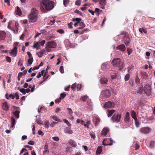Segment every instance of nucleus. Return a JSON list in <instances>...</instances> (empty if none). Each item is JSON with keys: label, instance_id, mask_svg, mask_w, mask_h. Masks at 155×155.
Segmentation results:
<instances>
[{"label": "nucleus", "instance_id": "nucleus-38", "mask_svg": "<svg viewBox=\"0 0 155 155\" xmlns=\"http://www.w3.org/2000/svg\"><path fill=\"white\" fill-rule=\"evenodd\" d=\"M33 61V58H29L28 60V64H27V65H31L32 64Z\"/></svg>", "mask_w": 155, "mask_h": 155}, {"label": "nucleus", "instance_id": "nucleus-50", "mask_svg": "<svg viewBox=\"0 0 155 155\" xmlns=\"http://www.w3.org/2000/svg\"><path fill=\"white\" fill-rule=\"evenodd\" d=\"M130 75L128 74H127L125 77V80L126 81H127L129 78Z\"/></svg>", "mask_w": 155, "mask_h": 155}, {"label": "nucleus", "instance_id": "nucleus-53", "mask_svg": "<svg viewBox=\"0 0 155 155\" xmlns=\"http://www.w3.org/2000/svg\"><path fill=\"white\" fill-rule=\"evenodd\" d=\"M67 110H68V111H69V115H71V116H72V114L73 113V111H72L71 109V108H68L67 109Z\"/></svg>", "mask_w": 155, "mask_h": 155}, {"label": "nucleus", "instance_id": "nucleus-21", "mask_svg": "<svg viewBox=\"0 0 155 155\" xmlns=\"http://www.w3.org/2000/svg\"><path fill=\"white\" fill-rule=\"evenodd\" d=\"M100 82L101 84H105L107 83V78L105 77H102L101 78L100 81Z\"/></svg>", "mask_w": 155, "mask_h": 155}, {"label": "nucleus", "instance_id": "nucleus-62", "mask_svg": "<svg viewBox=\"0 0 155 155\" xmlns=\"http://www.w3.org/2000/svg\"><path fill=\"white\" fill-rule=\"evenodd\" d=\"M70 88V85H69L68 86L65 87H64V90L65 91H68Z\"/></svg>", "mask_w": 155, "mask_h": 155}, {"label": "nucleus", "instance_id": "nucleus-41", "mask_svg": "<svg viewBox=\"0 0 155 155\" xmlns=\"http://www.w3.org/2000/svg\"><path fill=\"white\" fill-rule=\"evenodd\" d=\"M36 122L39 125H42L43 124V122L40 119H37Z\"/></svg>", "mask_w": 155, "mask_h": 155}, {"label": "nucleus", "instance_id": "nucleus-3", "mask_svg": "<svg viewBox=\"0 0 155 155\" xmlns=\"http://www.w3.org/2000/svg\"><path fill=\"white\" fill-rule=\"evenodd\" d=\"M38 13L37 10L34 8L31 9L30 13L28 15V18L31 22H34L36 21Z\"/></svg>", "mask_w": 155, "mask_h": 155}, {"label": "nucleus", "instance_id": "nucleus-16", "mask_svg": "<svg viewBox=\"0 0 155 155\" xmlns=\"http://www.w3.org/2000/svg\"><path fill=\"white\" fill-rule=\"evenodd\" d=\"M2 108L5 110L7 111L9 109V106L7 103L4 102L2 104Z\"/></svg>", "mask_w": 155, "mask_h": 155}, {"label": "nucleus", "instance_id": "nucleus-44", "mask_svg": "<svg viewBox=\"0 0 155 155\" xmlns=\"http://www.w3.org/2000/svg\"><path fill=\"white\" fill-rule=\"evenodd\" d=\"M66 96V94L65 93H61L60 94V98L61 99H64Z\"/></svg>", "mask_w": 155, "mask_h": 155}, {"label": "nucleus", "instance_id": "nucleus-45", "mask_svg": "<svg viewBox=\"0 0 155 155\" xmlns=\"http://www.w3.org/2000/svg\"><path fill=\"white\" fill-rule=\"evenodd\" d=\"M79 25L80 26H81V27L78 28L79 29H81L82 28H84L85 27L84 24L83 22H80Z\"/></svg>", "mask_w": 155, "mask_h": 155}, {"label": "nucleus", "instance_id": "nucleus-51", "mask_svg": "<svg viewBox=\"0 0 155 155\" xmlns=\"http://www.w3.org/2000/svg\"><path fill=\"white\" fill-rule=\"evenodd\" d=\"M59 70L60 72L62 73L63 74L64 73V69L63 68V66H61L59 69Z\"/></svg>", "mask_w": 155, "mask_h": 155}, {"label": "nucleus", "instance_id": "nucleus-18", "mask_svg": "<svg viewBox=\"0 0 155 155\" xmlns=\"http://www.w3.org/2000/svg\"><path fill=\"white\" fill-rule=\"evenodd\" d=\"M6 33L3 31H0V40H3L5 37Z\"/></svg>", "mask_w": 155, "mask_h": 155}, {"label": "nucleus", "instance_id": "nucleus-6", "mask_svg": "<svg viewBox=\"0 0 155 155\" xmlns=\"http://www.w3.org/2000/svg\"><path fill=\"white\" fill-rule=\"evenodd\" d=\"M121 116L118 113L115 114L111 118L112 120L114 122H118L120 120Z\"/></svg>", "mask_w": 155, "mask_h": 155}, {"label": "nucleus", "instance_id": "nucleus-49", "mask_svg": "<svg viewBox=\"0 0 155 155\" xmlns=\"http://www.w3.org/2000/svg\"><path fill=\"white\" fill-rule=\"evenodd\" d=\"M81 3V1L80 0H77L75 2V4L77 5H80Z\"/></svg>", "mask_w": 155, "mask_h": 155}, {"label": "nucleus", "instance_id": "nucleus-2", "mask_svg": "<svg viewBox=\"0 0 155 155\" xmlns=\"http://www.w3.org/2000/svg\"><path fill=\"white\" fill-rule=\"evenodd\" d=\"M18 23L14 21H10L8 24V28L13 30L14 32L17 33L18 31Z\"/></svg>", "mask_w": 155, "mask_h": 155}, {"label": "nucleus", "instance_id": "nucleus-4", "mask_svg": "<svg viewBox=\"0 0 155 155\" xmlns=\"http://www.w3.org/2000/svg\"><path fill=\"white\" fill-rule=\"evenodd\" d=\"M110 96V93L108 90H106L102 91L100 97V100L101 101H103L102 99H104L106 98L109 97Z\"/></svg>", "mask_w": 155, "mask_h": 155}, {"label": "nucleus", "instance_id": "nucleus-39", "mask_svg": "<svg viewBox=\"0 0 155 155\" xmlns=\"http://www.w3.org/2000/svg\"><path fill=\"white\" fill-rule=\"evenodd\" d=\"M70 0H64L63 4L65 7L68 6Z\"/></svg>", "mask_w": 155, "mask_h": 155}, {"label": "nucleus", "instance_id": "nucleus-7", "mask_svg": "<svg viewBox=\"0 0 155 155\" xmlns=\"http://www.w3.org/2000/svg\"><path fill=\"white\" fill-rule=\"evenodd\" d=\"M112 142L113 141L111 138L109 139L106 138L104 140L102 143L103 144L104 146L111 145L112 144Z\"/></svg>", "mask_w": 155, "mask_h": 155}, {"label": "nucleus", "instance_id": "nucleus-27", "mask_svg": "<svg viewBox=\"0 0 155 155\" xmlns=\"http://www.w3.org/2000/svg\"><path fill=\"white\" fill-rule=\"evenodd\" d=\"M69 144L72 147H75L76 146V143L73 140H69Z\"/></svg>", "mask_w": 155, "mask_h": 155}, {"label": "nucleus", "instance_id": "nucleus-12", "mask_svg": "<svg viewBox=\"0 0 155 155\" xmlns=\"http://www.w3.org/2000/svg\"><path fill=\"white\" fill-rule=\"evenodd\" d=\"M109 131V130L107 127H105L101 131V134L102 136H105Z\"/></svg>", "mask_w": 155, "mask_h": 155}, {"label": "nucleus", "instance_id": "nucleus-35", "mask_svg": "<svg viewBox=\"0 0 155 155\" xmlns=\"http://www.w3.org/2000/svg\"><path fill=\"white\" fill-rule=\"evenodd\" d=\"M76 122L77 123H80L81 124L84 125L85 124V122L83 120H81L80 119H78L76 120Z\"/></svg>", "mask_w": 155, "mask_h": 155}, {"label": "nucleus", "instance_id": "nucleus-61", "mask_svg": "<svg viewBox=\"0 0 155 155\" xmlns=\"http://www.w3.org/2000/svg\"><path fill=\"white\" fill-rule=\"evenodd\" d=\"M6 59L7 61L8 62H11V59L10 57L7 56L6 57Z\"/></svg>", "mask_w": 155, "mask_h": 155}, {"label": "nucleus", "instance_id": "nucleus-56", "mask_svg": "<svg viewBox=\"0 0 155 155\" xmlns=\"http://www.w3.org/2000/svg\"><path fill=\"white\" fill-rule=\"evenodd\" d=\"M143 91V87H140L138 88V90L137 92L139 93H141Z\"/></svg>", "mask_w": 155, "mask_h": 155}, {"label": "nucleus", "instance_id": "nucleus-42", "mask_svg": "<svg viewBox=\"0 0 155 155\" xmlns=\"http://www.w3.org/2000/svg\"><path fill=\"white\" fill-rule=\"evenodd\" d=\"M135 124L136 126L137 127H138L140 126V123L137 120V119L136 120H135Z\"/></svg>", "mask_w": 155, "mask_h": 155}, {"label": "nucleus", "instance_id": "nucleus-33", "mask_svg": "<svg viewBox=\"0 0 155 155\" xmlns=\"http://www.w3.org/2000/svg\"><path fill=\"white\" fill-rule=\"evenodd\" d=\"M130 119V113L127 112L125 114V120L126 122H127L129 121Z\"/></svg>", "mask_w": 155, "mask_h": 155}, {"label": "nucleus", "instance_id": "nucleus-64", "mask_svg": "<svg viewBox=\"0 0 155 155\" xmlns=\"http://www.w3.org/2000/svg\"><path fill=\"white\" fill-rule=\"evenodd\" d=\"M61 99V98H59L56 99V100H55V103L58 104V103H60Z\"/></svg>", "mask_w": 155, "mask_h": 155}, {"label": "nucleus", "instance_id": "nucleus-32", "mask_svg": "<svg viewBox=\"0 0 155 155\" xmlns=\"http://www.w3.org/2000/svg\"><path fill=\"white\" fill-rule=\"evenodd\" d=\"M50 118H51L53 119V120L55 121L60 122V119L56 116L55 115H51L50 117Z\"/></svg>", "mask_w": 155, "mask_h": 155}, {"label": "nucleus", "instance_id": "nucleus-54", "mask_svg": "<svg viewBox=\"0 0 155 155\" xmlns=\"http://www.w3.org/2000/svg\"><path fill=\"white\" fill-rule=\"evenodd\" d=\"M19 91L23 94H25V89L24 88H21L19 90Z\"/></svg>", "mask_w": 155, "mask_h": 155}, {"label": "nucleus", "instance_id": "nucleus-25", "mask_svg": "<svg viewBox=\"0 0 155 155\" xmlns=\"http://www.w3.org/2000/svg\"><path fill=\"white\" fill-rule=\"evenodd\" d=\"M45 52V51L44 49H42L39 52L37 53L39 58H41L42 57L43 54Z\"/></svg>", "mask_w": 155, "mask_h": 155}, {"label": "nucleus", "instance_id": "nucleus-1", "mask_svg": "<svg viewBox=\"0 0 155 155\" xmlns=\"http://www.w3.org/2000/svg\"><path fill=\"white\" fill-rule=\"evenodd\" d=\"M54 6V3L52 1L42 0L41 3V10L42 12L45 13L47 11L52 9Z\"/></svg>", "mask_w": 155, "mask_h": 155}, {"label": "nucleus", "instance_id": "nucleus-43", "mask_svg": "<svg viewBox=\"0 0 155 155\" xmlns=\"http://www.w3.org/2000/svg\"><path fill=\"white\" fill-rule=\"evenodd\" d=\"M87 104L90 107V108H91L93 106V104L92 103L91 101L89 100L87 102Z\"/></svg>", "mask_w": 155, "mask_h": 155}, {"label": "nucleus", "instance_id": "nucleus-55", "mask_svg": "<svg viewBox=\"0 0 155 155\" xmlns=\"http://www.w3.org/2000/svg\"><path fill=\"white\" fill-rule=\"evenodd\" d=\"M22 75V73H19L18 74V80L19 81L20 79V78L21 77Z\"/></svg>", "mask_w": 155, "mask_h": 155}, {"label": "nucleus", "instance_id": "nucleus-23", "mask_svg": "<svg viewBox=\"0 0 155 155\" xmlns=\"http://www.w3.org/2000/svg\"><path fill=\"white\" fill-rule=\"evenodd\" d=\"M93 120L94 124L96 125L99 123L100 120L99 118L97 117H94Z\"/></svg>", "mask_w": 155, "mask_h": 155}, {"label": "nucleus", "instance_id": "nucleus-5", "mask_svg": "<svg viewBox=\"0 0 155 155\" xmlns=\"http://www.w3.org/2000/svg\"><path fill=\"white\" fill-rule=\"evenodd\" d=\"M151 131V129L149 127H143L141 128L140 131V133L145 134H149Z\"/></svg>", "mask_w": 155, "mask_h": 155}, {"label": "nucleus", "instance_id": "nucleus-11", "mask_svg": "<svg viewBox=\"0 0 155 155\" xmlns=\"http://www.w3.org/2000/svg\"><path fill=\"white\" fill-rule=\"evenodd\" d=\"M17 48L16 47H14L10 52L11 55L13 57H16L17 54Z\"/></svg>", "mask_w": 155, "mask_h": 155}, {"label": "nucleus", "instance_id": "nucleus-63", "mask_svg": "<svg viewBox=\"0 0 155 155\" xmlns=\"http://www.w3.org/2000/svg\"><path fill=\"white\" fill-rule=\"evenodd\" d=\"M28 144L29 145H33L35 144V142L34 141L31 140L28 142Z\"/></svg>", "mask_w": 155, "mask_h": 155}, {"label": "nucleus", "instance_id": "nucleus-59", "mask_svg": "<svg viewBox=\"0 0 155 155\" xmlns=\"http://www.w3.org/2000/svg\"><path fill=\"white\" fill-rule=\"evenodd\" d=\"M33 128H32V131H33V134H35V126L34 124H33L32 125Z\"/></svg>", "mask_w": 155, "mask_h": 155}, {"label": "nucleus", "instance_id": "nucleus-31", "mask_svg": "<svg viewBox=\"0 0 155 155\" xmlns=\"http://www.w3.org/2000/svg\"><path fill=\"white\" fill-rule=\"evenodd\" d=\"M131 116L133 118L134 120H136L137 119L136 116V113L134 110H132L131 112Z\"/></svg>", "mask_w": 155, "mask_h": 155}, {"label": "nucleus", "instance_id": "nucleus-40", "mask_svg": "<svg viewBox=\"0 0 155 155\" xmlns=\"http://www.w3.org/2000/svg\"><path fill=\"white\" fill-rule=\"evenodd\" d=\"M101 10L98 8H96L95 9V11L94 12L96 13V15L97 16H99L100 15V12Z\"/></svg>", "mask_w": 155, "mask_h": 155}, {"label": "nucleus", "instance_id": "nucleus-52", "mask_svg": "<svg viewBox=\"0 0 155 155\" xmlns=\"http://www.w3.org/2000/svg\"><path fill=\"white\" fill-rule=\"evenodd\" d=\"M117 75L116 73H114L113 74H111V79L112 80L115 79L116 78Z\"/></svg>", "mask_w": 155, "mask_h": 155}, {"label": "nucleus", "instance_id": "nucleus-20", "mask_svg": "<svg viewBox=\"0 0 155 155\" xmlns=\"http://www.w3.org/2000/svg\"><path fill=\"white\" fill-rule=\"evenodd\" d=\"M117 48L122 51H124L126 49L125 46L123 44L119 45L117 47Z\"/></svg>", "mask_w": 155, "mask_h": 155}, {"label": "nucleus", "instance_id": "nucleus-30", "mask_svg": "<svg viewBox=\"0 0 155 155\" xmlns=\"http://www.w3.org/2000/svg\"><path fill=\"white\" fill-rule=\"evenodd\" d=\"M81 100L84 102H87L89 100V98L87 96H84L81 98Z\"/></svg>", "mask_w": 155, "mask_h": 155}, {"label": "nucleus", "instance_id": "nucleus-28", "mask_svg": "<svg viewBox=\"0 0 155 155\" xmlns=\"http://www.w3.org/2000/svg\"><path fill=\"white\" fill-rule=\"evenodd\" d=\"M76 22L74 24V26L77 27L78 26L79 23H80V21L81 20V19L80 18H76L75 19Z\"/></svg>", "mask_w": 155, "mask_h": 155}, {"label": "nucleus", "instance_id": "nucleus-60", "mask_svg": "<svg viewBox=\"0 0 155 155\" xmlns=\"http://www.w3.org/2000/svg\"><path fill=\"white\" fill-rule=\"evenodd\" d=\"M27 54L29 56V58H33L32 56V55L30 52H27Z\"/></svg>", "mask_w": 155, "mask_h": 155}, {"label": "nucleus", "instance_id": "nucleus-37", "mask_svg": "<svg viewBox=\"0 0 155 155\" xmlns=\"http://www.w3.org/2000/svg\"><path fill=\"white\" fill-rule=\"evenodd\" d=\"M44 149L45 150L44 151V153H48L49 152L48 149V145L47 143L45 144Z\"/></svg>", "mask_w": 155, "mask_h": 155}, {"label": "nucleus", "instance_id": "nucleus-8", "mask_svg": "<svg viewBox=\"0 0 155 155\" xmlns=\"http://www.w3.org/2000/svg\"><path fill=\"white\" fill-rule=\"evenodd\" d=\"M82 86L81 84L75 83L72 85L71 87L73 90H77V91H79L81 90Z\"/></svg>", "mask_w": 155, "mask_h": 155}, {"label": "nucleus", "instance_id": "nucleus-14", "mask_svg": "<svg viewBox=\"0 0 155 155\" xmlns=\"http://www.w3.org/2000/svg\"><path fill=\"white\" fill-rule=\"evenodd\" d=\"M113 65L117 66L120 63V60L119 58L114 59L112 61Z\"/></svg>", "mask_w": 155, "mask_h": 155}, {"label": "nucleus", "instance_id": "nucleus-24", "mask_svg": "<svg viewBox=\"0 0 155 155\" xmlns=\"http://www.w3.org/2000/svg\"><path fill=\"white\" fill-rule=\"evenodd\" d=\"M39 46L40 45L39 42H34V44L33 46L34 48H36L37 50H38L39 49Z\"/></svg>", "mask_w": 155, "mask_h": 155}, {"label": "nucleus", "instance_id": "nucleus-58", "mask_svg": "<svg viewBox=\"0 0 155 155\" xmlns=\"http://www.w3.org/2000/svg\"><path fill=\"white\" fill-rule=\"evenodd\" d=\"M52 139L55 141H58L59 139V138L57 137H52Z\"/></svg>", "mask_w": 155, "mask_h": 155}, {"label": "nucleus", "instance_id": "nucleus-10", "mask_svg": "<svg viewBox=\"0 0 155 155\" xmlns=\"http://www.w3.org/2000/svg\"><path fill=\"white\" fill-rule=\"evenodd\" d=\"M46 45L49 48H53L56 47V44L54 41H51L47 43Z\"/></svg>", "mask_w": 155, "mask_h": 155}, {"label": "nucleus", "instance_id": "nucleus-22", "mask_svg": "<svg viewBox=\"0 0 155 155\" xmlns=\"http://www.w3.org/2000/svg\"><path fill=\"white\" fill-rule=\"evenodd\" d=\"M11 127L12 128H15V126L16 124V120L15 119L12 117L11 120Z\"/></svg>", "mask_w": 155, "mask_h": 155}, {"label": "nucleus", "instance_id": "nucleus-57", "mask_svg": "<svg viewBox=\"0 0 155 155\" xmlns=\"http://www.w3.org/2000/svg\"><path fill=\"white\" fill-rule=\"evenodd\" d=\"M126 40H125V43L127 45H128L129 42V39L128 38H126Z\"/></svg>", "mask_w": 155, "mask_h": 155}, {"label": "nucleus", "instance_id": "nucleus-26", "mask_svg": "<svg viewBox=\"0 0 155 155\" xmlns=\"http://www.w3.org/2000/svg\"><path fill=\"white\" fill-rule=\"evenodd\" d=\"M91 124V122L90 120H87L86 122H85L84 126L87 128L89 127L90 125Z\"/></svg>", "mask_w": 155, "mask_h": 155}, {"label": "nucleus", "instance_id": "nucleus-9", "mask_svg": "<svg viewBox=\"0 0 155 155\" xmlns=\"http://www.w3.org/2000/svg\"><path fill=\"white\" fill-rule=\"evenodd\" d=\"M151 90L150 87L149 85H146L144 87L143 91L147 95L149 96L150 94Z\"/></svg>", "mask_w": 155, "mask_h": 155}, {"label": "nucleus", "instance_id": "nucleus-13", "mask_svg": "<svg viewBox=\"0 0 155 155\" xmlns=\"http://www.w3.org/2000/svg\"><path fill=\"white\" fill-rule=\"evenodd\" d=\"M99 4L101 8L104 9L105 8L104 5L106 4V0H101L99 2Z\"/></svg>", "mask_w": 155, "mask_h": 155}, {"label": "nucleus", "instance_id": "nucleus-46", "mask_svg": "<svg viewBox=\"0 0 155 155\" xmlns=\"http://www.w3.org/2000/svg\"><path fill=\"white\" fill-rule=\"evenodd\" d=\"M58 123V122L53 121L50 124V127H53L55 126L56 124Z\"/></svg>", "mask_w": 155, "mask_h": 155}, {"label": "nucleus", "instance_id": "nucleus-47", "mask_svg": "<svg viewBox=\"0 0 155 155\" xmlns=\"http://www.w3.org/2000/svg\"><path fill=\"white\" fill-rule=\"evenodd\" d=\"M108 63L107 62H105L102 64L101 65V68H105L107 67V65Z\"/></svg>", "mask_w": 155, "mask_h": 155}, {"label": "nucleus", "instance_id": "nucleus-36", "mask_svg": "<svg viewBox=\"0 0 155 155\" xmlns=\"http://www.w3.org/2000/svg\"><path fill=\"white\" fill-rule=\"evenodd\" d=\"M19 113L20 112L18 110H16L15 111V112L13 113L15 117L18 118L19 117Z\"/></svg>", "mask_w": 155, "mask_h": 155}, {"label": "nucleus", "instance_id": "nucleus-15", "mask_svg": "<svg viewBox=\"0 0 155 155\" xmlns=\"http://www.w3.org/2000/svg\"><path fill=\"white\" fill-rule=\"evenodd\" d=\"M112 104V103L111 102L108 101L106 102L104 105V107L105 109H107L108 108H110L111 107Z\"/></svg>", "mask_w": 155, "mask_h": 155}, {"label": "nucleus", "instance_id": "nucleus-48", "mask_svg": "<svg viewBox=\"0 0 155 155\" xmlns=\"http://www.w3.org/2000/svg\"><path fill=\"white\" fill-rule=\"evenodd\" d=\"M64 122L66 124H67L68 126H71V124L69 123V121L66 119H64L63 120Z\"/></svg>", "mask_w": 155, "mask_h": 155}, {"label": "nucleus", "instance_id": "nucleus-29", "mask_svg": "<svg viewBox=\"0 0 155 155\" xmlns=\"http://www.w3.org/2000/svg\"><path fill=\"white\" fill-rule=\"evenodd\" d=\"M115 110H109L107 111V116L108 117H111V115L114 112Z\"/></svg>", "mask_w": 155, "mask_h": 155}, {"label": "nucleus", "instance_id": "nucleus-34", "mask_svg": "<svg viewBox=\"0 0 155 155\" xmlns=\"http://www.w3.org/2000/svg\"><path fill=\"white\" fill-rule=\"evenodd\" d=\"M102 150V148L101 147H98L97 148L96 153L97 155L100 154Z\"/></svg>", "mask_w": 155, "mask_h": 155}, {"label": "nucleus", "instance_id": "nucleus-19", "mask_svg": "<svg viewBox=\"0 0 155 155\" xmlns=\"http://www.w3.org/2000/svg\"><path fill=\"white\" fill-rule=\"evenodd\" d=\"M64 132L66 133L72 134L73 133L72 130L69 127H67L65 128Z\"/></svg>", "mask_w": 155, "mask_h": 155}, {"label": "nucleus", "instance_id": "nucleus-17", "mask_svg": "<svg viewBox=\"0 0 155 155\" xmlns=\"http://www.w3.org/2000/svg\"><path fill=\"white\" fill-rule=\"evenodd\" d=\"M15 13L16 15H18L19 16H21L22 13L21 10L20 9L19 7L18 6L16 7V8L15 9Z\"/></svg>", "mask_w": 155, "mask_h": 155}]
</instances>
